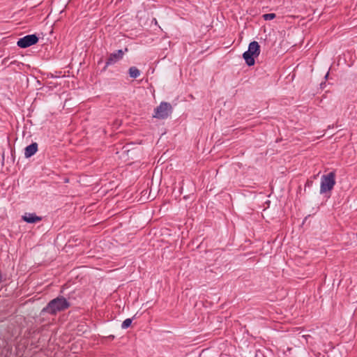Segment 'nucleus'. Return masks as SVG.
Masks as SVG:
<instances>
[{"mask_svg": "<svg viewBox=\"0 0 357 357\" xmlns=\"http://www.w3.org/2000/svg\"><path fill=\"white\" fill-rule=\"evenodd\" d=\"M70 303L63 296H58L51 300L47 305L42 310V312H47L55 315L58 312L67 310Z\"/></svg>", "mask_w": 357, "mask_h": 357, "instance_id": "1", "label": "nucleus"}, {"mask_svg": "<svg viewBox=\"0 0 357 357\" xmlns=\"http://www.w3.org/2000/svg\"><path fill=\"white\" fill-rule=\"evenodd\" d=\"M260 54V45L257 41H252L249 44L248 50L243 54L245 63L248 66L255 65V58Z\"/></svg>", "mask_w": 357, "mask_h": 357, "instance_id": "2", "label": "nucleus"}, {"mask_svg": "<svg viewBox=\"0 0 357 357\" xmlns=\"http://www.w3.org/2000/svg\"><path fill=\"white\" fill-rule=\"evenodd\" d=\"M335 185V172H331L323 175L321 179L320 193L324 194L333 190Z\"/></svg>", "mask_w": 357, "mask_h": 357, "instance_id": "3", "label": "nucleus"}, {"mask_svg": "<svg viewBox=\"0 0 357 357\" xmlns=\"http://www.w3.org/2000/svg\"><path fill=\"white\" fill-rule=\"evenodd\" d=\"M172 112V107L170 103L167 102H162L159 106L154 109V114L153 116L159 119H167Z\"/></svg>", "mask_w": 357, "mask_h": 357, "instance_id": "4", "label": "nucleus"}, {"mask_svg": "<svg viewBox=\"0 0 357 357\" xmlns=\"http://www.w3.org/2000/svg\"><path fill=\"white\" fill-rule=\"evenodd\" d=\"M39 38L36 34L26 35L20 38L17 42V45L20 48H26L36 44Z\"/></svg>", "mask_w": 357, "mask_h": 357, "instance_id": "5", "label": "nucleus"}, {"mask_svg": "<svg viewBox=\"0 0 357 357\" xmlns=\"http://www.w3.org/2000/svg\"><path fill=\"white\" fill-rule=\"evenodd\" d=\"M126 52H128L127 47L125 48L124 51H123L122 50H119L116 52L110 54L107 61H106L105 66L104 67V70H106V68L109 66L113 65V64L116 63L117 61H119V60H121L123 58L124 53Z\"/></svg>", "mask_w": 357, "mask_h": 357, "instance_id": "6", "label": "nucleus"}, {"mask_svg": "<svg viewBox=\"0 0 357 357\" xmlns=\"http://www.w3.org/2000/svg\"><path fill=\"white\" fill-rule=\"evenodd\" d=\"M22 219L27 223H36L42 220V218L36 215V213H26L22 215Z\"/></svg>", "mask_w": 357, "mask_h": 357, "instance_id": "7", "label": "nucleus"}, {"mask_svg": "<svg viewBox=\"0 0 357 357\" xmlns=\"http://www.w3.org/2000/svg\"><path fill=\"white\" fill-rule=\"evenodd\" d=\"M38 151V144L33 142L30 145L27 146L24 149V156L29 158L33 155Z\"/></svg>", "mask_w": 357, "mask_h": 357, "instance_id": "8", "label": "nucleus"}, {"mask_svg": "<svg viewBox=\"0 0 357 357\" xmlns=\"http://www.w3.org/2000/svg\"><path fill=\"white\" fill-rule=\"evenodd\" d=\"M128 73L130 77L137 78L140 75V70L135 66H132L128 70Z\"/></svg>", "mask_w": 357, "mask_h": 357, "instance_id": "9", "label": "nucleus"}, {"mask_svg": "<svg viewBox=\"0 0 357 357\" xmlns=\"http://www.w3.org/2000/svg\"><path fill=\"white\" fill-rule=\"evenodd\" d=\"M131 324H132V319H130V318L126 319L123 321V323L121 324V328L123 329H126L130 326Z\"/></svg>", "mask_w": 357, "mask_h": 357, "instance_id": "10", "label": "nucleus"}, {"mask_svg": "<svg viewBox=\"0 0 357 357\" xmlns=\"http://www.w3.org/2000/svg\"><path fill=\"white\" fill-rule=\"evenodd\" d=\"M276 17V15L275 13H267V14H264L262 15V17L264 20H273L274 18H275Z\"/></svg>", "mask_w": 357, "mask_h": 357, "instance_id": "11", "label": "nucleus"}, {"mask_svg": "<svg viewBox=\"0 0 357 357\" xmlns=\"http://www.w3.org/2000/svg\"><path fill=\"white\" fill-rule=\"evenodd\" d=\"M312 183H313V181H310V180H307L306 183H305V188L306 187H310L312 185Z\"/></svg>", "mask_w": 357, "mask_h": 357, "instance_id": "12", "label": "nucleus"}]
</instances>
